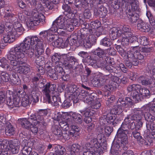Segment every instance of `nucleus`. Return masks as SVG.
I'll use <instances>...</instances> for the list:
<instances>
[{"label": "nucleus", "mask_w": 155, "mask_h": 155, "mask_svg": "<svg viewBox=\"0 0 155 155\" xmlns=\"http://www.w3.org/2000/svg\"><path fill=\"white\" fill-rule=\"evenodd\" d=\"M116 69H117L119 71L121 70L124 73L126 72L127 71V69L123 63H120Z\"/></svg>", "instance_id": "obj_60"}, {"label": "nucleus", "mask_w": 155, "mask_h": 155, "mask_svg": "<svg viewBox=\"0 0 155 155\" xmlns=\"http://www.w3.org/2000/svg\"><path fill=\"white\" fill-rule=\"evenodd\" d=\"M5 16L7 17L6 18L9 20V22L10 23H13L15 22H17V18L16 16L10 14L9 13H6L5 14Z\"/></svg>", "instance_id": "obj_46"}, {"label": "nucleus", "mask_w": 155, "mask_h": 155, "mask_svg": "<svg viewBox=\"0 0 155 155\" xmlns=\"http://www.w3.org/2000/svg\"><path fill=\"white\" fill-rule=\"evenodd\" d=\"M122 111V108H117L115 107L112 109L110 111V113H108L107 115L106 119L105 120L106 121H103L102 119L100 120L101 123H102L104 125L107 123L111 124L112 125H114L116 124V115L119 114ZM103 125V124H102Z\"/></svg>", "instance_id": "obj_9"}, {"label": "nucleus", "mask_w": 155, "mask_h": 155, "mask_svg": "<svg viewBox=\"0 0 155 155\" xmlns=\"http://www.w3.org/2000/svg\"><path fill=\"white\" fill-rule=\"evenodd\" d=\"M131 5V10L136 11L138 10V2L137 0H130Z\"/></svg>", "instance_id": "obj_52"}, {"label": "nucleus", "mask_w": 155, "mask_h": 155, "mask_svg": "<svg viewBox=\"0 0 155 155\" xmlns=\"http://www.w3.org/2000/svg\"><path fill=\"white\" fill-rule=\"evenodd\" d=\"M43 6L39 4L37 8L32 9H27L25 12V14L28 16L26 20L27 25L29 27H33L39 25L40 23L43 25L45 23V18L43 15L45 11L48 9L53 8L52 2L49 1H45Z\"/></svg>", "instance_id": "obj_2"}, {"label": "nucleus", "mask_w": 155, "mask_h": 155, "mask_svg": "<svg viewBox=\"0 0 155 155\" xmlns=\"http://www.w3.org/2000/svg\"><path fill=\"white\" fill-rule=\"evenodd\" d=\"M139 81L140 83H141L142 85L147 86L149 85L152 84L153 83L152 81L153 79L150 78L149 79L148 78H144L143 76L140 77L139 78Z\"/></svg>", "instance_id": "obj_39"}, {"label": "nucleus", "mask_w": 155, "mask_h": 155, "mask_svg": "<svg viewBox=\"0 0 155 155\" xmlns=\"http://www.w3.org/2000/svg\"><path fill=\"white\" fill-rule=\"evenodd\" d=\"M78 54L82 58H84V61H85V60L87 59L89 56L87 53L84 51H81L79 52Z\"/></svg>", "instance_id": "obj_62"}, {"label": "nucleus", "mask_w": 155, "mask_h": 155, "mask_svg": "<svg viewBox=\"0 0 155 155\" xmlns=\"http://www.w3.org/2000/svg\"><path fill=\"white\" fill-rule=\"evenodd\" d=\"M48 74L49 77L53 80H56L58 78V75L56 73L54 69H52L48 72Z\"/></svg>", "instance_id": "obj_49"}, {"label": "nucleus", "mask_w": 155, "mask_h": 155, "mask_svg": "<svg viewBox=\"0 0 155 155\" xmlns=\"http://www.w3.org/2000/svg\"><path fill=\"white\" fill-rule=\"evenodd\" d=\"M143 109V113L144 114V117L145 120L148 122H151V123L149 124H151L152 123L153 124L152 125L154 126L155 125H154L152 122L155 120V115L153 114L154 116H152L149 112H147L149 111V109ZM147 124H148V123H147ZM148 124H149V123H148Z\"/></svg>", "instance_id": "obj_29"}, {"label": "nucleus", "mask_w": 155, "mask_h": 155, "mask_svg": "<svg viewBox=\"0 0 155 155\" xmlns=\"http://www.w3.org/2000/svg\"><path fill=\"white\" fill-rule=\"evenodd\" d=\"M97 56H95L94 58L93 56L92 57V58L89 56L88 58L85 60V61L87 62V64H91L95 68L102 67L105 65L106 61L104 60L103 62H102V61L101 59L99 61L97 60Z\"/></svg>", "instance_id": "obj_17"}, {"label": "nucleus", "mask_w": 155, "mask_h": 155, "mask_svg": "<svg viewBox=\"0 0 155 155\" xmlns=\"http://www.w3.org/2000/svg\"><path fill=\"white\" fill-rule=\"evenodd\" d=\"M15 130L11 124L8 122L6 124L5 132L6 135L11 136L14 134Z\"/></svg>", "instance_id": "obj_35"}, {"label": "nucleus", "mask_w": 155, "mask_h": 155, "mask_svg": "<svg viewBox=\"0 0 155 155\" xmlns=\"http://www.w3.org/2000/svg\"><path fill=\"white\" fill-rule=\"evenodd\" d=\"M1 82L2 81L5 82H8L10 79V75L7 73L5 72H2L1 73Z\"/></svg>", "instance_id": "obj_50"}, {"label": "nucleus", "mask_w": 155, "mask_h": 155, "mask_svg": "<svg viewBox=\"0 0 155 155\" xmlns=\"http://www.w3.org/2000/svg\"><path fill=\"white\" fill-rule=\"evenodd\" d=\"M12 50V48L10 50L8 56V59L10 61V66H9L7 64V61L6 59L4 58H2L0 60V62L1 63V67L5 69L8 70H10L11 69H16V71H17L20 74H27L29 71V68L28 66L26 64H25L23 65H19L20 64H24V62H24L23 63L21 64L19 63L16 65L14 66L11 64L12 61L9 59L8 56L11 53Z\"/></svg>", "instance_id": "obj_5"}, {"label": "nucleus", "mask_w": 155, "mask_h": 155, "mask_svg": "<svg viewBox=\"0 0 155 155\" xmlns=\"http://www.w3.org/2000/svg\"><path fill=\"white\" fill-rule=\"evenodd\" d=\"M107 10L103 6L100 7L97 11V14L101 17H104L107 15Z\"/></svg>", "instance_id": "obj_42"}, {"label": "nucleus", "mask_w": 155, "mask_h": 155, "mask_svg": "<svg viewBox=\"0 0 155 155\" xmlns=\"http://www.w3.org/2000/svg\"><path fill=\"white\" fill-rule=\"evenodd\" d=\"M143 108L149 109L150 112L155 115V98L153 99L152 102L144 105Z\"/></svg>", "instance_id": "obj_33"}, {"label": "nucleus", "mask_w": 155, "mask_h": 155, "mask_svg": "<svg viewBox=\"0 0 155 155\" xmlns=\"http://www.w3.org/2000/svg\"><path fill=\"white\" fill-rule=\"evenodd\" d=\"M80 146L78 144H73L70 149L69 155H79L81 151Z\"/></svg>", "instance_id": "obj_30"}, {"label": "nucleus", "mask_w": 155, "mask_h": 155, "mask_svg": "<svg viewBox=\"0 0 155 155\" xmlns=\"http://www.w3.org/2000/svg\"><path fill=\"white\" fill-rule=\"evenodd\" d=\"M20 100L21 98L18 95H15L12 101L10 99H8L7 101V104L11 108L14 107H19L21 105L20 102Z\"/></svg>", "instance_id": "obj_23"}, {"label": "nucleus", "mask_w": 155, "mask_h": 155, "mask_svg": "<svg viewBox=\"0 0 155 155\" xmlns=\"http://www.w3.org/2000/svg\"><path fill=\"white\" fill-rule=\"evenodd\" d=\"M129 128V126L126 124H123L121 127L118 130L117 136L118 140L120 141L121 143L125 144L127 143V134L128 133L127 129Z\"/></svg>", "instance_id": "obj_10"}, {"label": "nucleus", "mask_w": 155, "mask_h": 155, "mask_svg": "<svg viewBox=\"0 0 155 155\" xmlns=\"http://www.w3.org/2000/svg\"><path fill=\"white\" fill-rule=\"evenodd\" d=\"M56 86L54 84L47 83L44 86L42 92L44 95L45 102L51 104L52 106H56L58 104L57 97L53 95L56 91Z\"/></svg>", "instance_id": "obj_3"}, {"label": "nucleus", "mask_w": 155, "mask_h": 155, "mask_svg": "<svg viewBox=\"0 0 155 155\" xmlns=\"http://www.w3.org/2000/svg\"><path fill=\"white\" fill-rule=\"evenodd\" d=\"M138 101H137L136 102L133 98L132 100L129 97H126L125 101L123 100L122 98H120L118 100L116 104L115 105V107L118 109V108H122L123 110L124 108L131 107L133 101L136 103Z\"/></svg>", "instance_id": "obj_14"}, {"label": "nucleus", "mask_w": 155, "mask_h": 155, "mask_svg": "<svg viewBox=\"0 0 155 155\" xmlns=\"http://www.w3.org/2000/svg\"><path fill=\"white\" fill-rule=\"evenodd\" d=\"M135 11L132 10V12H131L130 11L127 15L130 21L133 22H136L139 18L138 15Z\"/></svg>", "instance_id": "obj_37"}, {"label": "nucleus", "mask_w": 155, "mask_h": 155, "mask_svg": "<svg viewBox=\"0 0 155 155\" xmlns=\"http://www.w3.org/2000/svg\"><path fill=\"white\" fill-rule=\"evenodd\" d=\"M142 94H140V95H141V97L140 100H139V101L141 100L142 96L147 97L149 96L150 94L149 91L148 89L146 88H143L142 90Z\"/></svg>", "instance_id": "obj_58"}, {"label": "nucleus", "mask_w": 155, "mask_h": 155, "mask_svg": "<svg viewBox=\"0 0 155 155\" xmlns=\"http://www.w3.org/2000/svg\"><path fill=\"white\" fill-rule=\"evenodd\" d=\"M120 37V41L121 44L122 45H127L128 44L129 42V38L128 36L125 34H121Z\"/></svg>", "instance_id": "obj_41"}, {"label": "nucleus", "mask_w": 155, "mask_h": 155, "mask_svg": "<svg viewBox=\"0 0 155 155\" xmlns=\"http://www.w3.org/2000/svg\"><path fill=\"white\" fill-rule=\"evenodd\" d=\"M100 43L104 46H108L110 45L111 42L109 38H104L101 41Z\"/></svg>", "instance_id": "obj_53"}, {"label": "nucleus", "mask_w": 155, "mask_h": 155, "mask_svg": "<svg viewBox=\"0 0 155 155\" xmlns=\"http://www.w3.org/2000/svg\"><path fill=\"white\" fill-rule=\"evenodd\" d=\"M140 86L139 84L130 85L127 88L128 91H132V97L136 102L140 100L141 95H140L139 93V92L140 91Z\"/></svg>", "instance_id": "obj_15"}, {"label": "nucleus", "mask_w": 155, "mask_h": 155, "mask_svg": "<svg viewBox=\"0 0 155 155\" xmlns=\"http://www.w3.org/2000/svg\"><path fill=\"white\" fill-rule=\"evenodd\" d=\"M132 53L133 56L132 58L129 57L124 58L126 60V62L125 63L126 65L129 68H131L132 67V64L134 65H137L139 62L138 59L142 60L144 58V56L143 55H141L139 52V54H137V53L135 51L132 52L130 54L131 55Z\"/></svg>", "instance_id": "obj_13"}, {"label": "nucleus", "mask_w": 155, "mask_h": 155, "mask_svg": "<svg viewBox=\"0 0 155 155\" xmlns=\"http://www.w3.org/2000/svg\"><path fill=\"white\" fill-rule=\"evenodd\" d=\"M133 134L134 137L137 140L139 144L145 145L149 144L146 141V140H145L142 138V137L140 136V134L139 132L134 131L133 132Z\"/></svg>", "instance_id": "obj_32"}, {"label": "nucleus", "mask_w": 155, "mask_h": 155, "mask_svg": "<svg viewBox=\"0 0 155 155\" xmlns=\"http://www.w3.org/2000/svg\"><path fill=\"white\" fill-rule=\"evenodd\" d=\"M8 143L6 144L7 147L6 149L1 148L2 150L0 151V155H9L8 150H9L8 147Z\"/></svg>", "instance_id": "obj_56"}, {"label": "nucleus", "mask_w": 155, "mask_h": 155, "mask_svg": "<svg viewBox=\"0 0 155 155\" xmlns=\"http://www.w3.org/2000/svg\"><path fill=\"white\" fill-rule=\"evenodd\" d=\"M108 76L106 75L104 77V79L101 78L99 80H97V81H95V84L96 86L99 87L103 85L105 82H109L108 81V80L107 79ZM109 83V82L108 83ZM108 83L107 84H108Z\"/></svg>", "instance_id": "obj_47"}, {"label": "nucleus", "mask_w": 155, "mask_h": 155, "mask_svg": "<svg viewBox=\"0 0 155 155\" xmlns=\"http://www.w3.org/2000/svg\"><path fill=\"white\" fill-rule=\"evenodd\" d=\"M8 143V140L0 139V148L6 149L7 147L6 144Z\"/></svg>", "instance_id": "obj_61"}, {"label": "nucleus", "mask_w": 155, "mask_h": 155, "mask_svg": "<svg viewBox=\"0 0 155 155\" xmlns=\"http://www.w3.org/2000/svg\"><path fill=\"white\" fill-rule=\"evenodd\" d=\"M93 96L92 94H89L87 91L82 90L78 95V98H75L73 97L72 98L74 102V103H77L78 100V99L79 98L80 100H82L85 103H87L88 104H92V101L94 99L92 97Z\"/></svg>", "instance_id": "obj_12"}, {"label": "nucleus", "mask_w": 155, "mask_h": 155, "mask_svg": "<svg viewBox=\"0 0 155 155\" xmlns=\"http://www.w3.org/2000/svg\"><path fill=\"white\" fill-rule=\"evenodd\" d=\"M115 48L120 54L124 57V58H126L128 57L130 58H132V53L131 55L130 54L132 52H136V53H137V54H139V48L138 46L133 47L128 51L127 53H126L124 51L123 49L121 48L120 45H117Z\"/></svg>", "instance_id": "obj_16"}, {"label": "nucleus", "mask_w": 155, "mask_h": 155, "mask_svg": "<svg viewBox=\"0 0 155 155\" xmlns=\"http://www.w3.org/2000/svg\"><path fill=\"white\" fill-rule=\"evenodd\" d=\"M70 19L67 18L62 16H59L53 23L51 30L59 35H64L65 34L66 25L69 22Z\"/></svg>", "instance_id": "obj_6"}, {"label": "nucleus", "mask_w": 155, "mask_h": 155, "mask_svg": "<svg viewBox=\"0 0 155 155\" xmlns=\"http://www.w3.org/2000/svg\"><path fill=\"white\" fill-rule=\"evenodd\" d=\"M141 117L139 115L134 114L130 116L124 120V123L129 126V128L132 130L135 129H139L142 126V123L140 121Z\"/></svg>", "instance_id": "obj_7"}, {"label": "nucleus", "mask_w": 155, "mask_h": 155, "mask_svg": "<svg viewBox=\"0 0 155 155\" xmlns=\"http://www.w3.org/2000/svg\"><path fill=\"white\" fill-rule=\"evenodd\" d=\"M8 144L9 149L10 148L13 154H15L18 153L20 147V144L17 140L14 142L8 141Z\"/></svg>", "instance_id": "obj_24"}, {"label": "nucleus", "mask_w": 155, "mask_h": 155, "mask_svg": "<svg viewBox=\"0 0 155 155\" xmlns=\"http://www.w3.org/2000/svg\"><path fill=\"white\" fill-rule=\"evenodd\" d=\"M38 95L39 94L38 92L33 91H32L31 94L28 97L31 102H36L38 101Z\"/></svg>", "instance_id": "obj_40"}, {"label": "nucleus", "mask_w": 155, "mask_h": 155, "mask_svg": "<svg viewBox=\"0 0 155 155\" xmlns=\"http://www.w3.org/2000/svg\"><path fill=\"white\" fill-rule=\"evenodd\" d=\"M21 100V105L24 107H26L31 102L30 98L27 95H25L24 97L22 98Z\"/></svg>", "instance_id": "obj_45"}, {"label": "nucleus", "mask_w": 155, "mask_h": 155, "mask_svg": "<svg viewBox=\"0 0 155 155\" xmlns=\"http://www.w3.org/2000/svg\"><path fill=\"white\" fill-rule=\"evenodd\" d=\"M152 125V124L151 123V124H147L146 125L147 129L150 131V133L152 135L151 139L150 140H148V141L150 143L152 142V138L155 139V125L153 126Z\"/></svg>", "instance_id": "obj_34"}, {"label": "nucleus", "mask_w": 155, "mask_h": 155, "mask_svg": "<svg viewBox=\"0 0 155 155\" xmlns=\"http://www.w3.org/2000/svg\"><path fill=\"white\" fill-rule=\"evenodd\" d=\"M94 99L92 101V104H90L91 105L92 108L97 109L101 106V104L98 100L96 99L95 97L93 98Z\"/></svg>", "instance_id": "obj_48"}, {"label": "nucleus", "mask_w": 155, "mask_h": 155, "mask_svg": "<svg viewBox=\"0 0 155 155\" xmlns=\"http://www.w3.org/2000/svg\"><path fill=\"white\" fill-rule=\"evenodd\" d=\"M37 124H33L30 127L31 131L35 134H37L38 131V130L37 126Z\"/></svg>", "instance_id": "obj_57"}, {"label": "nucleus", "mask_w": 155, "mask_h": 155, "mask_svg": "<svg viewBox=\"0 0 155 155\" xmlns=\"http://www.w3.org/2000/svg\"><path fill=\"white\" fill-rule=\"evenodd\" d=\"M101 25V22L98 20L91 22L90 23V26L93 29H97L96 31H97V28H99Z\"/></svg>", "instance_id": "obj_51"}, {"label": "nucleus", "mask_w": 155, "mask_h": 155, "mask_svg": "<svg viewBox=\"0 0 155 155\" xmlns=\"http://www.w3.org/2000/svg\"><path fill=\"white\" fill-rule=\"evenodd\" d=\"M72 117L74 120L77 123L81 124L82 121L81 116L78 113H73L71 115Z\"/></svg>", "instance_id": "obj_44"}, {"label": "nucleus", "mask_w": 155, "mask_h": 155, "mask_svg": "<svg viewBox=\"0 0 155 155\" xmlns=\"http://www.w3.org/2000/svg\"><path fill=\"white\" fill-rule=\"evenodd\" d=\"M139 41L140 44L144 46L148 44V39L145 37H142L140 38Z\"/></svg>", "instance_id": "obj_55"}, {"label": "nucleus", "mask_w": 155, "mask_h": 155, "mask_svg": "<svg viewBox=\"0 0 155 155\" xmlns=\"http://www.w3.org/2000/svg\"><path fill=\"white\" fill-rule=\"evenodd\" d=\"M95 35L93 36L92 35H90L88 37L87 39H85L83 41L84 43H81L80 44L81 45L83 44L84 47L86 48H91L93 43L95 41L96 37L95 35H96L97 37H98L100 34V33L98 35H97L95 33Z\"/></svg>", "instance_id": "obj_21"}, {"label": "nucleus", "mask_w": 155, "mask_h": 155, "mask_svg": "<svg viewBox=\"0 0 155 155\" xmlns=\"http://www.w3.org/2000/svg\"><path fill=\"white\" fill-rule=\"evenodd\" d=\"M80 129L77 126L72 125L71 126L70 130V135L72 136L76 137L78 135V133Z\"/></svg>", "instance_id": "obj_38"}, {"label": "nucleus", "mask_w": 155, "mask_h": 155, "mask_svg": "<svg viewBox=\"0 0 155 155\" xmlns=\"http://www.w3.org/2000/svg\"><path fill=\"white\" fill-rule=\"evenodd\" d=\"M36 50L35 62L41 66L44 63V58L41 55L44 52L43 42L37 37L28 36L26 37L22 42L16 45L12 48L8 58L12 61L11 64L16 65L18 64H22L23 58L26 55L31 58Z\"/></svg>", "instance_id": "obj_1"}, {"label": "nucleus", "mask_w": 155, "mask_h": 155, "mask_svg": "<svg viewBox=\"0 0 155 155\" xmlns=\"http://www.w3.org/2000/svg\"><path fill=\"white\" fill-rule=\"evenodd\" d=\"M28 143L26 140H24L22 142V146L23 147L22 150L24 155H29L32 151V148L28 146Z\"/></svg>", "instance_id": "obj_28"}, {"label": "nucleus", "mask_w": 155, "mask_h": 155, "mask_svg": "<svg viewBox=\"0 0 155 155\" xmlns=\"http://www.w3.org/2000/svg\"><path fill=\"white\" fill-rule=\"evenodd\" d=\"M24 29L20 23L15 22L13 24V27L9 29L8 32L3 36V40L5 43H11L14 41L19 37L20 34L18 32H21Z\"/></svg>", "instance_id": "obj_4"}, {"label": "nucleus", "mask_w": 155, "mask_h": 155, "mask_svg": "<svg viewBox=\"0 0 155 155\" xmlns=\"http://www.w3.org/2000/svg\"><path fill=\"white\" fill-rule=\"evenodd\" d=\"M126 78L125 77L123 78L121 80L116 76H112L111 80L109 81L108 84H106L104 87L106 90L109 91H112L116 88L118 84L121 81L123 84L126 83Z\"/></svg>", "instance_id": "obj_11"}, {"label": "nucleus", "mask_w": 155, "mask_h": 155, "mask_svg": "<svg viewBox=\"0 0 155 155\" xmlns=\"http://www.w3.org/2000/svg\"><path fill=\"white\" fill-rule=\"evenodd\" d=\"M77 38L75 35H72L68 37L66 41L64 42L63 41V48L67 47L69 44L70 45H73L76 42V39Z\"/></svg>", "instance_id": "obj_26"}, {"label": "nucleus", "mask_w": 155, "mask_h": 155, "mask_svg": "<svg viewBox=\"0 0 155 155\" xmlns=\"http://www.w3.org/2000/svg\"><path fill=\"white\" fill-rule=\"evenodd\" d=\"M74 28V26L71 23L70 21L68 22V23L66 25V28L65 29V30L71 31L73 30Z\"/></svg>", "instance_id": "obj_64"}, {"label": "nucleus", "mask_w": 155, "mask_h": 155, "mask_svg": "<svg viewBox=\"0 0 155 155\" xmlns=\"http://www.w3.org/2000/svg\"><path fill=\"white\" fill-rule=\"evenodd\" d=\"M106 50H103L100 48H98L94 52V54H95L97 55L100 58H102V59L103 60V61L101 60L102 61V62H103V61L104 60L106 56ZM104 61H106V60H105Z\"/></svg>", "instance_id": "obj_36"}, {"label": "nucleus", "mask_w": 155, "mask_h": 155, "mask_svg": "<svg viewBox=\"0 0 155 155\" xmlns=\"http://www.w3.org/2000/svg\"><path fill=\"white\" fill-rule=\"evenodd\" d=\"M47 114V112L46 110H44L42 111L40 113L41 114H38L36 116L34 115H31L32 117H34L33 118V121H34V124H38L40 123H42L44 120V117L43 115H46Z\"/></svg>", "instance_id": "obj_25"}, {"label": "nucleus", "mask_w": 155, "mask_h": 155, "mask_svg": "<svg viewBox=\"0 0 155 155\" xmlns=\"http://www.w3.org/2000/svg\"><path fill=\"white\" fill-rule=\"evenodd\" d=\"M60 58V56L58 53H55L52 56L51 59L53 62H56L59 61Z\"/></svg>", "instance_id": "obj_59"}, {"label": "nucleus", "mask_w": 155, "mask_h": 155, "mask_svg": "<svg viewBox=\"0 0 155 155\" xmlns=\"http://www.w3.org/2000/svg\"><path fill=\"white\" fill-rule=\"evenodd\" d=\"M65 120L63 119L60 120L59 121V124L60 127L63 131H67L69 129V125L71 124V121L70 120Z\"/></svg>", "instance_id": "obj_31"}, {"label": "nucleus", "mask_w": 155, "mask_h": 155, "mask_svg": "<svg viewBox=\"0 0 155 155\" xmlns=\"http://www.w3.org/2000/svg\"><path fill=\"white\" fill-rule=\"evenodd\" d=\"M64 1L65 2L66 1V2H65L66 3L62 6V8L65 11L64 13L65 15L64 17H66L67 18L70 19L73 16L74 13L72 10L67 5V2L68 1V4L73 3L74 0H64Z\"/></svg>", "instance_id": "obj_20"}, {"label": "nucleus", "mask_w": 155, "mask_h": 155, "mask_svg": "<svg viewBox=\"0 0 155 155\" xmlns=\"http://www.w3.org/2000/svg\"><path fill=\"white\" fill-rule=\"evenodd\" d=\"M81 113L84 114V115L85 117H91L93 114V112H91V111L88 109L84 111L81 112Z\"/></svg>", "instance_id": "obj_63"}, {"label": "nucleus", "mask_w": 155, "mask_h": 155, "mask_svg": "<svg viewBox=\"0 0 155 155\" xmlns=\"http://www.w3.org/2000/svg\"><path fill=\"white\" fill-rule=\"evenodd\" d=\"M63 39L59 38H56L55 40L52 42V45L54 47L63 48Z\"/></svg>", "instance_id": "obj_43"}, {"label": "nucleus", "mask_w": 155, "mask_h": 155, "mask_svg": "<svg viewBox=\"0 0 155 155\" xmlns=\"http://www.w3.org/2000/svg\"><path fill=\"white\" fill-rule=\"evenodd\" d=\"M121 148L119 144L114 143L112 145L110 150V155H120L122 154Z\"/></svg>", "instance_id": "obj_27"}, {"label": "nucleus", "mask_w": 155, "mask_h": 155, "mask_svg": "<svg viewBox=\"0 0 155 155\" xmlns=\"http://www.w3.org/2000/svg\"><path fill=\"white\" fill-rule=\"evenodd\" d=\"M130 29L128 26L125 25L121 26L117 28H114L112 29L111 32L110 34V37L111 39L114 40L121 34H125L130 37L132 35V33L130 32Z\"/></svg>", "instance_id": "obj_8"}, {"label": "nucleus", "mask_w": 155, "mask_h": 155, "mask_svg": "<svg viewBox=\"0 0 155 155\" xmlns=\"http://www.w3.org/2000/svg\"><path fill=\"white\" fill-rule=\"evenodd\" d=\"M54 32L51 30V28L47 31H45L40 32V35L41 37H44L45 40H47L50 42L55 41L56 38H58L57 36L53 34Z\"/></svg>", "instance_id": "obj_18"}, {"label": "nucleus", "mask_w": 155, "mask_h": 155, "mask_svg": "<svg viewBox=\"0 0 155 155\" xmlns=\"http://www.w3.org/2000/svg\"><path fill=\"white\" fill-rule=\"evenodd\" d=\"M100 148L96 147L86 148V146L83 147L82 150L83 151V155H101Z\"/></svg>", "instance_id": "obj_19"}, {"label": "nucleus", "mask_w": 155, "mask_h": 155, "mask_svg": "<svg viewBox=\"0 0 155 155\" xmlns=\"http://www.w3.org/2000/svg\"><path fill=\"white\" fill-rule=\"evenodd\" d=\"M112 5L113 6L115 9H117L120 6H122L123 5V3L120 2L118 1V0H113L111 2Z\"/></svg>", "instance_id": "obj_54"}, {"label": "nucleus", "mask_w": 155, "mask_h": 155, "mask_svg": "<svg viewBox=\"0 0 155 155\" xmlns=\"http://www.w3.org/2000/svg\"><path fill=\"white\" fill-rule=\"evenodd\" d=\"M32 116H30V117L28 118H22L19 119L18 120L21 122V124L23 127L26 129H29L30 127L34 124L33 118L34 117H32Z\"/></svg>", "instance_id": "obj_22"}]
</instances>
